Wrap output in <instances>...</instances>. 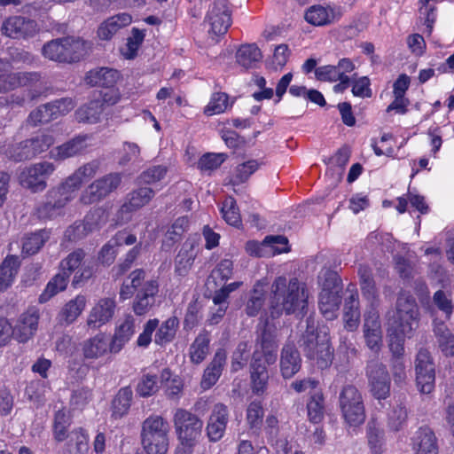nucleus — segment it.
I'll return each instance as SVG.
<instances>
[{"label":"nucleus","instance_id":"nucleus-1","mask_svg":"<svg viewBox=\"0 0 454 454\" xmlns=\"http://www.w3.org/2000/svg\"><path fill=\"white\" fill-rule=\"evenodd\" d=\"M419 308L411 295L400 294L395 310L388 311L387 318V338L389 349L394 356L391 364L392 376L396 385L406 382L407 373L403 361L404 342L411 338L419 325Z\"/></svg>","mask_w":454,"mask_h":454},{"label":"nucleus","instance_id":"nucleus-2","mask_svg":"<svg viewBox=\"0 0 454 454\" xmlns=\"http://www.w3.org/2000/svg\"><path fill=\"white\" fill-rule=\"evenodd\" d=\"M277 350V341L270 333L264 331L253 353L250 364L252 390L255 395H263L267 390L270 376L266 364L271 365L276 363Z\"/></svg>","mask_w":454,"mask_h":454},{"label":"nucleus","instance_id":"nucleus-3","mask_svg":"<svg viewBox=\"0 0 454 454\" xmlns=\"http://www.w3.org/2000/svg\"><path fill=\"white\" fill-rule=\"evenodd\" d=\"M307 302V290L297 278L287 281L285 277H278L272 283L270 303L274 309H281L286 314L302 312Z\"/></svg>","mask_w":454,"mask_h":454},{"label":"nucleus","instance_id":"nucleus-4","mask_svg":"<svg viewBox=\"0 0 454 454\" xmlns=\"http://www.w3.org/2000/svg\"><path fill=\"white\" fill-rule=\"evenodd\" d=\"M97 172L98 165L94 162L81 166L59 186L49 190L46 193L47 200L60 210L76 197L82 184L92 178Z\"/></svg>","mask_w":454,"mask_h":454},{"label":"nucleus","instance_id":"nucleus-5","mask_svg":"<svg viewBox=\"0 0 454 454\" xmlns=\"http://www.w3.org/2000/svg\"><path fill=\"white\" fill-rule=\"evenodd\" d=\"M87 43L71 36L51 40L42 48L44 58L59 63H73L86 55Z\"/></svg>","mask_w":454,"mask_h":454},{"label":"nucleus","instance_id":"nucleus-6","mask_svg":"<svg viewBox=\"0 0 454 454\" xmlns=\"http://www.w3.org/2000/svg\"><path fill=\"white\" fill-rule=\"evenodd\" d=\"M319 281L322 286L318 301L319 309L326 319L332 320L336 317L341 302V280L335 271L325 270L321 271Z\"/></svg>","mask_w":454,"mask_h":454},{"label":"nucleus","instance_id":"nucleus-7","mask_svg":"<svg viewBox=\"0 0 454 454\" xmlns=\"http://www.w3.org/2000/svg\"><path fill=\"white\" fill-rule=\"evenodd\" d=\"M317 323L314 317H309L306 319V331L302 334L301 341L304 351L308 358L316 360L317 365L320 369H325L333 362V351L325 338L318 340V335L316 333Z\"/></svg>","mask_w":454,"mask_h":454},{"label":"nucleus","instance_id":"nucleus-8","mask_svg":"<svg viewBox=\"0 0 454 454\" xmlns=\"http://www.w3.org/2000/svg\"><path fill=\"white\" fill-rule=\"evenodd\" d=\"M173 424L179 443L196 446L202 435L203 421L198 415L178 408L173 415Z\"/></svg>","mask_w":454,"mask_h":454},{"label":"nucleus","instance_id":"nucleus-9","mask_svg":"<svg viewBox=\"0 0 454 454\" xmlns=\"http://www.w3.org/2000/svg\"><path fill=\"white\" fill-rule=\"evenodd\" d=\"M340 408L345 421L352 427L363 424L365 420V410L362 394L352 386H345L339 397Z\"/></svg>","mask_w":454,"mask_h":454},{"label":"nucleus","instance_id":"nucleus-10","mask_svg":"<svg viewBox=\"0 0 454 454\" xmlns=\"http://www.w3.org/2000/svg\"><path fill=\"white\" fill-rule=\"evenodd\" d=\"M121 180V174L117 172L106 174L94 180L82 192L80 202L84 205L100 202L119 188Z\"/></svg>","mask_w":454,"mask_h":454},{"label":"nucleus","instance_id":"nucleus-11","mask_svg":"<svg viewBox=\"0 0 454 454\" xmlns=\"http://www.w3.org/2000/svg\"><path fill=\"white\" fill-rule=\"evenodd\" d=\"M205 23L208 26V37L217 43L232 23L227 0H215L206 15Z\"/></svg>","mask_w":454,"mask_h":454},{"label":"nucleus","instance_id":"nucleus-12","mask_svg":"<svg viewBox=\"0 0 454 454\" xmlns=\"http://www.w3.org/2000/svg\"><path fill=\"white\" fill-rule=\"evenodd\" d=\"M54 171V164L49 161L31 164L20 171L19 182L33 192H43L47 187V179Z\"/></svg>","mask_w":454,"mask_h":454},{"label":"nucleus","instance_id":"nucleus-13","mask_svg":"<svg viewBox=\"0 0 454 454\" xmlns=\"http://www.w3.org/2000/svg\"><path fill=\"white\" fill-rule=\"evenodd\" d=\"M3 35L15 40H29L40 31L38 23L23 16H12L5 19L0 27Z\"/></svg>","mask_w":454,"mask_h":454},{"label":"nucleus","instance_id":"nucleus-14","mask_svg":"<svg viewBox=\"0 0 454 454\" xmlns=\"http://www.w3.org/2000/svg\"><path fill=\"white\" fill-rule=\"evenodd\" d=\"M366 375L370 392L378 400H385L390 395V376L386 365L372 361L367 364Z\"/></svg>","mask_w":454,"mask_h":454},{"label":"nucleus","instance_id":"nucleus-15","mask_svg":"<svg viewBox=\"0 0 454 454\" xmlns=\"http://www.w3.org/2000/svg\"><path fill=\"white\" fill-rule=\"evenodd\" d=\"M154 195L155 192L150 187H140L129 192L117 212V222L125 223L130 221L132 214L149 204Z\"/></svg>","mask_w":454,"mask_h":454},{"label":"nucleus","instance_id":"nucleus-16","mask_svg":"<svg viewBox=\"0 0 454 454\" xmlns=\"http://www.w3.org/2000/svg\"><path fill=\"white\" fill-rule=\"evenodd\" d=\"M120 99L118 93L109 90L105 93L102 99L91 100L88 104L80 106L75 112V118L79 122L98 123L105 112V106H113Z\"/></svg>","mask_w":454,"mask_h":454},{"label":"nucleus","instance_id":"nucleus-17","mask_svg":"<svg viewBox=\"0 0 454 454\" xmlns=\"http://www.w3.org/2000/svg\"><path fill=\"white\" fill-rule=\"evenodd\" d=\"M116 307L117 304L114 297L98 299L87 315V328L95 331L108 324L114 317Z\"/></svg>","mask_w":454,"mask_h":454},{"label":"nucleus","instance_id":"nucleus-18","mask_svg":"<svg viewBox=\"0 0 454 454\" xmlns=\"http://www.w3.org/2000/svg\"><path fill=\"white\" fill-rule=\"evenodd\" d=\"M288 240L284 236H267L262 242L249 240L246 244V252L255 257H267L288 251Z\"/></svg>","mask_w":454,"mask_h":454},{"label":"nucleus","instance_id":"nucleus-19","mask_svg":"<svg viewBox=\"0 0 454 454\" xmlns=\"http://www.w3.org/2000/svg\"><path fill=\"white\" fill-rule=\"evenodd\" d=\"M105 222L104 212L100 208L90 211L84 217L82 222H76L69 226L66 232V238L70 241H77L90 232L98 230Z\"/></svg>","mask_w":454,"mask_h":454},{"label":"nucleus","instance_id":"nucleus-20","mask_svg":"<svg viewBox=\"0 0 454 454\" xmlns=\"http://www.w3.org/2000/svg\"><path fill=\"white\" fill-rule=\"evenodd\" d=\"M159 287V281L156 278H151L145 280L137 290L132 302V309L137 316H145L153 308Z\"/></svg>","mask_w":454,"mask_h":454},{"label":"nucleus","instance_id":"nucleus-21","mask_svg":"<svg viewBox=\"0 0 454 454\" xmlns=\"http://www.w3.org/2000/svg\"><path fill=\"white\" fill-rule=\"evenodd\" d=\"M40 314L37 309L31 308L22 313L16 321L13 330V338L20 343H26L31 340L37 332Z\"/></svg>","mask_w":454,"mask_h":454},{"label":"nucleus","instance_id":"nucleus-22","mask_svg":"<svg viewBox=\"0 0 454 454\" xmlns=\"http://www.w3.org/2000/svg\"><path fill=\"white\" fill-rule=\"evenodd\" d=\"M363 333L367 347L379 352L382 346V329L379 312L374 307L364 314Z\"/></svg>","mask_w":454,"mask_h":454},{"label":"nucleus","instance_id":"nucleus-23","mask_svg":"<svg viewBox=\"0 0 454 454\" xmlns=\"http://www.w3.org/2000/svg\"><path fill=\"white\" fill-rule=\"evenodd\" d=\"M228 422V407L222 403H215L213 406L206 427L207 434L210 442H217L223 437Z\"/></svg>","mask_w":454,"mask_h":454},{"label":"nucleus","instance_id":"nucleus-24","mask_svg":"<svg viewBox=\"0 0 454 454\" xmlns=\"http://www.w3.org/2000/svg\"><path fill=\"white\" fill-rule=\"evenodd\" d=\"M83 258V250L77 249L60 262V270L69 277L75 270H78L74 276V286L79 285L81 282L89 279L92 276V270L88 266L82 265Z\"/></svg>","mask_w":454,"mask_h":454},{"label":"nucleus","instance_id":"nucleus-25","mask_svg":"<svg viewBox=\"0 0 454 454\" xmlns=\"http://www.w3.org/2000/svg\"><path fill=\"white\" fill-rule=\"evenodd\" d=\"M92 137L88 135H79L69 141L53 148L51 152V158L62 160L82 153L91 146Z\"/></svg>","mask_w":454,"mask_h":454},{"label":"nucleus","instance_id":"nucleus-26","mask_svg":"<svg viewBox=\"0 0 454 454\" xmlns=\"http://www.w3.org/2000/svg\"><path fill=\"white\" fill-rule=\"evenodd\" d=\"M226 359V351L223 348L217 349L213 359L203 372L200 380V387L203 390H208L216 384L225 366Z\"/></svg>","mask_w":454,"mask_h":454},{"label":"nucleus","instance_id":"nucleus-27","mask_svg":"<svg viewBox=\"0 0 454 454\" xmlns=\"http://www.w3.org/2000/svg\"><path fill=\"white\" fill-rule=\"evenodd\" d=\"M0 74V94L6 93L21 86L37 82L41 75L37 72H18Z\"/></svg>","mask_w":454,"mask_h":454},{"label":"nucleus","instance_id":"nucleus-28","mask_svg":"<svg viewBox=\"0 0 454 454\" xmlns=\"http://www.w3.org/2000/svg\"><path fill=\"white\" fill-rule=\"evenodd\" d=\"M136 332V319L130 315L124 317L116 325L111 340V353H118L130 340Z\"/></svg>","mask_w":454,"mask_h":454},{"label":"nucleus","instance_id":"nucleus-29","mask_svg":"<svg viewBox=\"0 0 454 454\" xmlns=\"http://www.w3.org/2000/svg\"><path fill=\"white\" fill-rule=\"evenodd\" d=\"M81 350L85 360L94 361L111 353V342L104 333H99L85 340L81 345Z\"/></svg>","mask_w":454,"mask_h":454},{"label":"nucleus","instance_id":"nucleus-30","mask_svg":"<svg viewBox=\"0 0 454 454\" xmlns=\"http://www.w3.org/2000/svg\"><path fill=\"white\" fill-rule=\"evenodd\" d=\"M301 366V358L294 344H286L280 355V372L285 379H290L296 374Z\"/></svg>","mask_w":454,"mask_h":454},{"label":"nucleus","instance_id":"nucleus-31","mask_svg":"<svg viewBox=\"0 0 454 454\" xmlns=\"http://www.w3.org/2000/svg\"><path fill=\"white\" fill-rule=\"evenodd\" d=\"M132 17L127 12L118 13L105 20L98 29V35L102 40L111 39L120 29L129 26Z\"/></svg>","mask_w":454,"mask_h":454},{"label":"nucleus","instance_id":"nucleus-32","mask_svg":"<svg viewBox=\"0 0 454 454\" xmlns=\"http://www.w3.org/2000/svg\"><path fill=\"white\" fill-rule=\"evenodd\" d=\"M413 449L417 454H438L437 440L428 428H419L413 438Z\"/></svg>","mask_w":454,"mask_h":454},{"label":"nucleus","instance_id":"nucleus-33","mask_svg":"<svg viewBox=\"0 0 454 454\" xmlns=\"http://www.w3.org/2000/svg\"><path fill=\"white\" fill-rule=\"evenodd\" d=\"M170 434L168 420L160 415L152 414L146 418L141 427V438Z\"/></svg>","mask_w":454,"mask_h":454},{"label":"nucleus","instance_id":"nucleus-34","mask_svg":"<svg viewBox=\"0 0 454 454\" xmlns=\"http://www.w3.org/2000/svg\"><path fill=\"white\" fill-rule=\"evenodd\" d=\"M349 295L345 300L343 321L345 328L355 331L359 325L360 311L357 292L349 291Z\"/></svg>","mask_w":454,"mask_h":454},{"label":"nucleus","instance_id":"nucleus-35","mask_svg":"<svg viewBox=\"0 0 454 454\" xmlns=\"http://www.w3.org/2000/svg\"><path fill=\"white\" fill-rule=\"evenodd\" d=\"M87 299L84 295H76L67 301L59 312V318L67 325L73 324L82 313L86 307Z\"/></svg>","mask_w":454,"mask_h":454},{"label":"nucleus","instance_id":"nucleus-36","mask_svg":"<svg viewBox=\"0 0 454 454\" xmlns=\"http://www.w3.org/2000/svg\"><path fill=\"white\" fill-rule=\"evenodd\" d=\"M119 78V73L112 68L101 67L90 71L86 82L91 86L111 87Z\"/></svg>","mask_w":454,"mask_h":454},{"label":"nucleus","instance_id":"nucleus-37","mask_svg":"<svg viewBox=\"0 0 454 454\" xmlns=\"http://www.w3.org/2000/svg\"><path fill=\"white\" fill-rule=\"evenodd\" d=\"M209 344L208 333L206 331L200 333L189 348L191 362L196 364L203 362L209 353Z\"/></svg>","mask_w":454,"mask_h":454},{"label":"nucleus","instance_id":"nucleus-38","mask_svg":"<svg viewBox=\"0 0 454 454\" xmlns=\"http://www.w3.org/2000/svg\"><path fill=\"white\" fill-rule=\"evenodd\" d=\"M89 435L82 428L74 430L65 445L64 454H87Z\"/></svg>","mask_w":454,"mask_h":454},{"label":"nucleus","instance_id":"nucleus-39","mask_svg":"<svg viewBox=\"0 0 454 454\" xmlns=\"http://www.w3.org/2000/svg\"><path fill=\"white\" fill-rule=\"evenodd\" d=\"M306 21L313 26H325L334 20V12L332 8L322 5L310 6L305 12Z\"/></svg>","mask_w":454,"mask_h":454},{"label":"nucleus","instance_id":"nucleus-40","mask_svg":"<svg viewBox=\"0 0 454 454\" xmlns=\"http://www.w3.org/2000/svg\"><path fill=\"white\" fill-rule=\"evenodd\" d=\"M20 268L19 258L15 255L7 256L0 266V291L10 287Z\"/></svg>","mask_w":454,"mask_h":454},{"label":"nucleus","instance_id":"nucleus-41","mask_svg":"<svg viewBox=\"0 0 454 454\" xmlns=\"http://www.w3.org/2000/svg\"><path fill=\"white\" fill-rule=\"evenodd\" d=\"M133 392L130 387L121 388L112 403V417L115 419L126 415L130 408Z\"/></svg>","mask_w":454,"mask_h":454},{"label":"nucleus","instance_id":"nucleus-42","mask_svg":"<svg viewBox=\"0 0 454 454\" xmlns=\"http://www.w3.org/2000/svg\"><path fill=\"white\" fill-rule=\"evenodd\" d=\"M178 327V318L176 317H168L159 326L154 336V342L160 346L171 342L176 337Z\"/></svg>","mask_w":454,"mask_h":454},{"label":"nucleus","instance_id":"nucleus-43","mask_svg":"<svg viewBox=\"0 0 454 454\" xmlns=\"http://www.w3.org/2000/svg\"><path fill=\"white\" fill-rule=\"evenodd\" d=\"M262 58L256 44L242 45L236 53L237 62L245 68L254 67Z\"/></svg>","mask_w":454,"mask_h":454},{"label":"nucleus","instance_id":"nucleus-44","mask_svg":"<svg viewBox=\"0 0 454 454\" xmlns=\"http://www.w3.org/2000/svg\"><path fill=\"white\" fill-rule=\"evenodd\" d=\"M68 281L69 276L60 270L48 282L44 291L39 296V302H47L51 297L64 291L67 288Z\"/></svg>","mask_w":454,"mask_h":454},{"label":"nucleus","instance_id":"nucleus-45","mask_svg":"<svg viewBox=\"0 0 454 454\" xmlns=\"http://www.w3.org/2000/svg\"><path fill=\"white\" fill-rule=\"evenodd\" d=\"M143 450L146 454H168L170 434L141 438Z\"/></svg>","mask_w":454,"mask_h":454},{"label":"nucleus","instance_id":"nucleus-46","mask_svg":"<svg viewBox=\"0 0 454 454\" xmlns=\"http://www.w3.org/2000/svg\"><path fill=\"white\" fill-rule=\"evenodd\" d=\"M434 333L437 338L439 348L446 356L454 355V335L444 323H434Z\"/></svg>","mask_w":454,"mask_h":454},{"label":"nucleus","instance_id":"nucleus-47","mask_svg":"<svg viewBox=\"0 0 454 454\" xmlns=\"http://www.w3.org/2000/svg\"><path fill=\"white\" fill-rule=\"evenodd\" d=\"M129 279L130 284L123 283L121 287L120 298L121 300L130 298L143 286L145 282V271L142 269L135 270L129 275Z\"/></svg>","mask_w":454,"mask_h":454},{"label":"nucleus","instance_id":"nucleus-48","mask_svg":"<svg viewBox=\"0 0 454 454\" xmlns=\"http://www.w3.org/2000/svg\"><path fill=\"white\" fill-rule=\"evenodd\" d=\"M49 237V232L45 230L26 235L22 240V253L27 254H36Z\"/></svg>","mask_w":454,"mask_h":454},{"label":"nucleus","instance_id":"nucleus-49","mask_svg":"<svg viewBox=\"0 0 454 454\" xmlns=\"http://www.w3.org/2000/svg\"><path fill=\"white\" fill-rule=\"evenodd\" d=\"M265 290L264 285L258 282L251 294L246 306V312L249 317L256 316L264 305Z\"/></svg>","mask_w":454,"mask_h":454},{"label":"nucleus","instance_id":"nucleus-50","mask_svg":"<svg viewBox=\"0 0 454 454\" xmlns=\"http://www.w3.org/2000/svg\"><path fill=\"white\" fill-rule=\"evenodd\" d=\"M196 254L193 250L192 246H190L189 249L185 248V246L180 250L176 259V272L179 276H185L191 270Z\"/></svg>","mask_w":454,"mask_h":454},{"label":"nucleus","instance_id":"nucleus-51","mask_svg":"<svg viewBox=\"0 0 454 454\" xmlns=\"http://www.w3.org/2000/svg\"><path fill=\"white\" fill-rule=\"evenodd\" d=\"M231 106L229 103V97L224 92L214 93L210 98V101L204 108V114L207 116L219 114Z\"/></svg>","mask_w":454,"mask_h":454},{"label":"nucleus","instance_id":"nucleus-52","mask_svg":"<svg viewBox=\"0 0 454 454\" xmlns=\"http://www.w3.org/2000/svg\"><path fill=\"white\" fill-rule=\"evenodd\" d=\"M145 34L144 30H140L137 27H133L131 35L127 40L126 47L121 50L123 56L126 59H133L144 42Z\"/></svg>","mask_w":454,"mask_h":454},{"label":"nucleus","instance_id":"nucleus-53","mask_svg":"<svg viewBox=\"0 0 454 454\" xmlns=\"http://www.w3.org/2000/svg\"><path fill=\"white\" fill-rule=\"evenodd\" d=\"M259 167L260 163L255 160H250L239 165L231 178V184L233 185H237L245 183L249 176L259 168Z\"/></svg>","mask_w":454,"mask_h":454},{"label":"nucleus","instance_id":"nucleus-54","mask_svg":"<svg viewBox=\"0 0 454 454\" xmlns=\"http://www.w3.org/2000/svg\"><path fill=\"white\" fill-rule=\"evenodd\" d=\"M221 213L227 223L232 226H239L241 223L239 210L232 197H228L223 202Z\"/></svg>","mask_w":454,"mask_h":454},{"label":"nucleus","instance_id":"nucleus-55","mask_svg":"<svg viewBox=\"0 0 454 454\" xmlns=\"http://www.w3.org/2000/svg\"><path fill=\"white\" fill-rule=\"evenodd\" d=\"M416 374H433L435 373L434 364L428 350L420 348L415 359Z\"/></svg>","mask_w":454,"mask_h":454},{"label":"nucleus","instance_id":"nucleus-56","mask_svg":"<svg viewBox=\"0 0 454 454\" xmlns=\"http://www.w3.org/2000/svg\"><path fill=\"white\" fill-rule=\"evenodd\" d=\"M308 416L314 423L320 422L324 418V397L322 393L317 392L311 395L307 404Z\"/></svg>","mask_w":454,"mask_h":454},{"label":"nucleus","instance_id":"nucleus-57","mask_svg":"<svg viewBox=\"0 0 454 454\" xmlns=\"http://www.w3.org/2000/svg\"><path fill=\"white\" fill-rule=\"evenodd\" d=\"M264 410L260 401L251 402L246 413V419L250 428H260L262 424Z\"/></svg>","mask_w":454,"mask_h":454},{"label":"nucleus","instance_id":"nucleus-58","mask_svg":"<svg viewBox=\"0 0 454 454\" xmlns=\"http://www.w3.org/2000/svg\"><path fill=\"white\" fill-rule=\"evenodd\" d=\"M31 143L26 139L19 144L12 145L7 152L8 156L15 161L28 160L35 158Z\"/></svg>","mask_w":454,"mask_h":454},{"label":"nucleus","instance_id":"nucleus-59","mask_svg":"<svg viewBox=\"0 0 454 454\" xmlns=\"http://www.w3.org/2000/svg\"><path fill=\"white\" fill-rule=\"evenodd\" d=\"M368 444L372 454H382L384 451V432L375 425L369 424L367 430Z\"/></svg>","mask_w":454,"mask_h":454},{"label":"nucleus","instance_id":"nucleus-60","mask_svg":"<svg viewBox=\"0 0 454 454\" xmlns=\"http://www.w3.org/2000/svg\"><path fill=\"white\" fill-rule=\"evenodd\" d=\"M168 168L163 165H153L144 170L140 176L141 183L146 184H154L160 182L167 175Z\"/></svg>","mask_w":454,"mask_h":454},{"label":"nucleus","instance_id":"nucleus-61","mask_svg":"<svg viewBox=\"0 0 454 454\" xmlns=\"http://www.w3.org/2000/svg\"><path fill=\"white\" fill-rule=\"evenodd\" d=\"M251 345L246 341L239 343L237 348L233 352L231 359V371L238 372L246 364L250 356Z\"/></svg>","mask_w":454,"mask_h":454},{"label":"nucleus","instance_id":"nucleus-62","mask_svg":"<svg viewBox=\"0 0 454 454\" xmlns=\"http://www.w3.org/2000/svg\"><path fill=\"white\" fill-rule=\"evenodd\" d=\"M407 419L406 408L400 404L394 407L387 415V427L390 430L399 431L403 428Z\"/></svg>","mask_w":454,"mask_h":454},{"label":"nucleus","instance_id":"nucleus-63","mask_svg":"<svg viewBox=\"0 0 454 454\" xmlns=\"http://www.w3.org/2000/svg\"><path fill=\"white\" fill-rule=\"evenodd\" d=\"M53 120L54 118L48 103L38 106L27 117V122L32 126L47 123Z\"/></svg>","mask_w":454,"mask_h":454},{"label":"nucleus","instance_id":"nucleus-64","mask_svg":"<svg viewBox=\"0 0 454 454\" xmlns=\"http://www.w3.org/2000/svg\"><path fill=\"white\" fill-rule=\"evenodd\" d=\"M48 104L51 110L54 120L67 114L74 108L76 105L74 99L71 98H62L51 101Z\"/></svg>","mask_w":454,"mask_h":454}]
</instances>
